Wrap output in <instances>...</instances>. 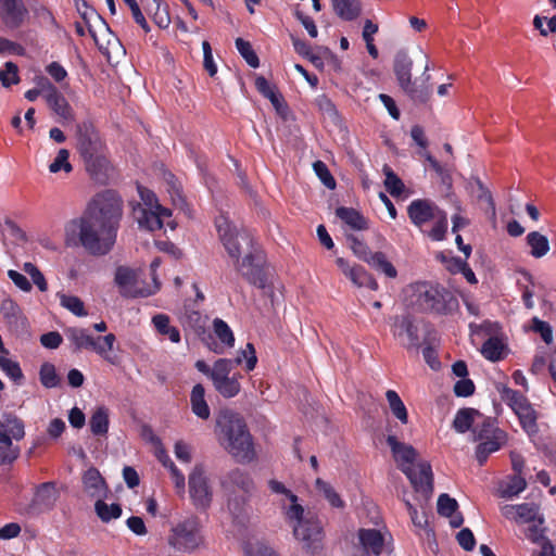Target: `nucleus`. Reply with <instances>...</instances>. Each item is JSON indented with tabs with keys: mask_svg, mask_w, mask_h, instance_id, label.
Listing matches in <instances>:
<instances>
[{
	"mask_svg": "<svg viewBox=\"0 0 556 556\" xmlns=\"http://www.w3.org/2000/svg\"><path fill=\"white\" fill-rule=\"evenodd\" d=\"M505 344L498 337H490L481 348V354L491 362L501 361L504 357Z\"/></svg>",
	"mask_w": 556,
	"mask_h": 556,
	"instance_id": "obj_41",
	"label": "nucleus"
},
{
	"mask_svg": "<svg viewBox=\"0 0 556 556\" xmlns=\"http://www.w3.org/2000/svg\"><path fill=\"white\" fill-rule=\"evenodd\" d=\"M357 538L363 552L366 555L380 556L384 548V536L377 529L362 528Z\"/></svg>",
	"mask_w": 556,
	"mask_h": 556,
	"instance_id": "obj_21",
	"label": "nucleus"
},
{
	"mask_svg": "<svg viewBox=\"0 0 556 556\" xmlns=\"http://www.w3.org/2000/svg\"><path fill=\"white\" fill-rule=\"evenodd\" d=\"M366 263L378 273L386 275L388 278H396L397 270L391 262L388 261L383 252H375L369 255Z\"/></svg>",
	"mask_w": 556,
	"mask_h": 556,
	"instance_id": "obj_37",
	"label": "nucleus"
},
{
	"mask_svg": "<svg viewBox=\"0 0 556 556\" xmlns=\"http://www.w3.org/2000/svg\"><path fill=\"white\" fill-rule=\"evenodd\" d=\"M412 289V303L422 313L451 315L459 307L454 293L439 283L416 282Z\"/></svg>",
	"mask_w": 556,
	"mask_h": 556,
	"instance_id": "obj_3",
	"label": "nucleus"
},
{
	"mask_svg": "<svg viewBox=\"0 0 556 556\" xmlns=\"http://www.w3.org/2000/svg\"><path fill=\"white\" fill-rule=\"evenodd\" d=\"M479 442L476 447V459L480 466H483L492 453L497 452L506 444L507 433L505 431H496L495 435Z\"/></svg>",
	"mask_w": 556,
	"mask_h": 556,
	"instance_id": "obj_25",
	"label": "nucleus"
},
{
	"mask_svg": "<svg viewBox=\"0 0 556 556\" xmlns=\"http://www.w3.org/2000/svg\"><path fill=\"white\" fill-rule=\"evenodd\" d=\"M0 81L3 87L16 85L20 81L18 67L13 62H7L4 68L0 70Z\"/></svg>",
	"mask_w": 556,
	"mask_h": 556,
	"instance_id": "obj_57",
	"label": "nucleus"
},
{
	"mask_svg": "<svg viewBox=\"0 0 556 556\" xmlns=\"http://www.w3.org/2000/svg\"><path fill=\"white\" fill-rule=\"evenodd\" d=\"M0 429L13 440L20 441L25 437L24 421L15 414L5 413L0 419Z\"/></svg>",
	"mask_w": 556,
	"mask_h": 556,
	"instance_id": "obj_30",
	"label": "nucleus"
},
{
	"mask_svg": "<svg viewBox=\"0 0 556 556\" xmlns=\"http://www.w3.org/2000/svg\"><path fill=\"white\" fill-rule=\"evenodd\" d=\"M476 417H482L479 410L471 407L460 408L454 417L453 428L458 433H466L475 427Z\"/></svg>",
	"mask_w": 556,
	"mask_h": 556,
	"instance_id": "obj_32",
	"label": "nucleus"
},
{
	"mask_svg": "<svg viewBox=\"0 0 556 556\" xmlns=\"http://www.w3.org/2000/svg\"><path fill=\"white\" fill-rule=\"evenodd\" d=\"M334 13L342 20L355 21L362 12L359 0H331Z\"/></svg>",
	"mask_w": 556,
	"mask_h": 556,
	"instance_id": "obj_31",
	"label": "nucleus"
},
{
	"mask_svg": "<svg viewBox=\"0 0 556 556\" xmlns=\"http://www.w3.org/2000/svg\"><path fill=\"white\" fill-rule=\"evenodd\" d=\"M215 226L220 242L229 257L239 262L243 249L251 250L254 243L253 237L247 230H239L226 217L219 216L215 219Z\"/></svg>",
	"mask_w": 556,
	"mask_h": 556,
	"instance_id": "obj_8",
	"label": "nucleus"
},
{
	"mask_svg": "<svg viewBox=\"0 0 556 556\" xmlns=\"http://www.w3.org/2000/svg\"><path fill=\"white\" fill-rule=\"evenodd\" d=\"M83 161L91 179L100 184H104L106 181L109 177L110 161L108 160L105 151L97 153L91 157H85Z\"/></svg>",
	"mask_w": 556,
	"mask_h": 556,
	"instance_id": "obj_24",
	"label": "nucleus"
},
{
	"mask_svg": "<svg viewBox=\"0 0 556 556\" xmlns=\"http://www.w3.org/2000/svg\"><path fill=\"white\" fill-rule=\"evenodd\" d=\"M496 431H503L495 425V420L490 417H482V420L476 422L472 428L473 441L490 439Z\"/></svg>",
	"mask_w": 556,
	"mask_h": 556,
	"instance_id": "obj_43",
	"label": "nucleus"
},
{
	"mask_svg": "<svg viewBox=\"0 0 556 556\" xmlns=\"http://www.w3.org/2000/svg\"><path fill=\"white\" fill-rule=\"evenodd\" d=\"M531 323V330L539 333L546 344H551L553 342L552 326L547 321L541 320L538 317H533Z\"/></svg>",
	"mask_w": 556,
	"mask_h": 556,
	"instance_id": "obj_61",
	"label": "nucleus"
},
{
	"mask_svg": "<svg viewBox=\"0 0 556 556\" xmlns=\"http://www.w3.org/2000/svg\"><path fill=\"white\" fill-rule=\"evenodd\" d=\"M180 321L185 329L192 330L199 337L204 336L206 332L207 317L198 311H186Z\"/></svg>",
	"mask_w": 556,
	"mask_h": 556,
	"instance_id": "obj_33",
	"label": "nucleus"
},
{
	"mask_svg": "<svg viewBox=\"0 0 556 556\" xmlns=\"http://www.w3.org/2000/svg\"><path fill=\"white\" fill-rule=\"evenodd\" d=\"M155 4V12L153 13L154 23L161 27L166 28L170 23L167 5L163 4L162 0H152Z\"/></svg>",
	"mask_w": 556,
	"mask_h": 556,
	"instance_id": "obj_63",
	"label": "nucleus"
},
{
	"mask_svg": "<svg viewBox=\"0 0 556 556\" xmlns=\"http://www.w3.org/2000/svg\"><path fill=\"white\" fill-rule=\"evenodd\" d=\"M283 515L289 522L301 523L304 518V508L298 501L291 502L289 506L286 504L281 505Z\"/></svg>",
	"mask_w": 556,
	"mask_h": 556,
	"instance_id": "obj_58",
	"label": "nucleus"
},
{
	"mask_svg": "<svg viewBox=\"0 0 556 556\" xmlns=\"http://www.w3.org/2000/svg\"><path fill=\"white\" fill-rule=\"evenodd\" d=\"M526 242L530 248V255L534 258H541L549 251V241L547 237L539 231L529 232L526 237Z\"/></svg>",
	"mask_w": 556,
	"mask_h": 556,
	"instance_id": "obj_35",
	"label": "nucleus"
},
{
	"mask_svg": "<svg viewBox=\"0 0 556 556\" xmlns=\"http://www.w3.org/2000/svg\"><path fill=\"white\" fill-rule=\"evenodd\" d=\"M232 370V363L229 358H218L214 363L213 386L215 390L225 399H231L238 395L241 391L239 379L242 378L240 374L229 376Z\"/></svg>",
	"mask_w": 556,
	"mask_h": 556,
	"instance_id": "obj_11",
	"label": "nucleus"
},
{
	"mask_svg": "<svg viewBox=\"0 0 556 556\" xmlns=\"http://www.w3.org/2000/svg\"><path fill=\"white\" fill-rule=\"evenodd\" d=\"M235 45L240 55L251 67L256 68L260 66V59L249 41L237 38Z\"/></svg>",
	"mask_w": 556,
	"mask_h": 556,
	"instance_id": "obj_53",
	"label": "nucleus"
},
{
	"mask_svg": "<svg viewBox=\"0 0 556 556\" xmlns=\"http://www.w3.org/2000/svg\"><path fill=\"white\" fill-rule=\"evenodd\" d=\"M167 543L180 553L197 551L204 543L199 518L192 516L175 525L169 531Z\"/></svg>",
	"mask_w": 556,
	"mask_h": 556,
	"instance_id": "obj_7",
	"label": "nucleus"
},
{
	"mask_svg": "<svg viewBox=\"0 0 556 556\" xmlns=\"http://www.w3.org/2000/svg\"><path fill=\"white\" fill-rule=\"evenodd\" d=\"M190 405L192 413L200 419L206 420L211 416L210 406L205 400V389L201 383H197L190 394Z\"/></svg>",
	"mask_w": 556,
	"mask_h": 556,
	"instance_id": "obj_28",
	"label": "nucleus"
},
{
	"mask_svg": "<svg viewBox=\"0 0 556 556\" xmlns=\"http://www.w3.org/2000/svg\"><path fill=\"white\" fill-rule=\"evenodd\" d=\"M220 486L227 495V507L236 516L242 513L255 490L251 475L240 468L226 472L220 479Z\"/></svg>",
	"mask_w": 556,
	"mask_h": 556,
	"instance_id": "obj_5",
	"label": "nucleus"
},
{
	"mask_svg": "<svg viewBox=\"0 0 556 556\" xmlns=\"http://www.w3.org/2000/svg\"><path fill=\"white\" fill-rule=\"evenodd\" d=\"M83 484L85 491L91 497L100 500L108 496V485L97 468L91 467L86 470L83 476Z\"/></svg>",
	"mask_w": 556,
	"mask_h": 556,
	"instance_id": "obj_26",
	"label": "nucleus"
},
{
	"mask_svg": "<svg viewBox=\"0 0 556 556\" xmlns=\"http://www.w3.org/2000/svg\"><path fill=\"white\" fill-rule=\"evenodd\" d=\"M27 15L28 10L23 0H0V18L7 27L18 28Z\"/></svg>",
	"mask_w": 556,
	"mask_h": 556,
	"instance_id": "obj_19",
	"label": "nucleus"
},
{
	"mask_svg": "<svg viewBox=\"0 0 556 556\" xmlns=\"http://www.w3.org/2000/svg\"><path fill=\"white\" fill-rule=\"evenodd\" d=\"M122 214L121 199L106 190L92 198L83 215L70 223L68 229L78 231L80 244L90 254L105 255L115 244Z\"/></svg>",
	"mask_w": 556,
	"mask_h": 556,
	"instance_id": "obj_1",
	"label": "nucleus"
},
{
	"mask_svg": "<svg viewBox=\"0 0 556 556\" xmlns=\"http://www.w3.org/2000/svg\"><path fill=\"white\" fill-rule=\"evenodd\" d=\"M386 175L384 187L392 197H399L403 193L405 186L401 178L389 167H383Z\"/></svg>",
	"mask_w": 556,
	"mask_h": 556,
	"instance_id": "obj_51",
	"label": "nucleus"
},
{
	"mask_svg": "<svg viewBox=\"0 0 556 556\" xmlns=\"http://www.w3.org/2000/svg\"><path fill=\"white\" fill-rule=\"evenodd\" d=\"M424 319L410 313L396 315L392 318L391 333L397 343L406 349L419 350L425 336H430V330Z\"/></svg>",
	"mask_w": 556,
	"mask_h": 556,
	"instance_id": "obj_6",
	"label": "nucleus"
},
{
	"mask_svg": "<svg viewBox=\"0 0 556 556\" xmlns=\"http://www.w3.org/2000/svg\"><path fill=\"white\" fill-rule=\"evenodd\" d=\"M434 222L433 227L427 232V236L433 241H442L445 239L448 222L447 214L443 210L440 211V214L435 218L432 219Z\"/></svg>",
	"mask_w": 556,
	"mask_h": 556,
	"instance_id": "obj_48",
	"label": "nucleus"
},
{
	"mask_svg": "<svg viewBox=\"0 0 556 556\" xmlns=\"http://www.w3.org/2000/svg\"><path fill=\"white\" fill-rule=\"evenodd\" d=\"M441 208L429 199L413 200L407 206V215L413 225L420 228L440 214Z\"/></svg>",
	"mask_w": 556,
	"mask_h": 556,
	"instance_id": "obj_17",
	"label": "nucleus"
},
{
	"mask_svg": "<svg viewBox=\"0 0 556 556\" xmlns=\"http://www.w3.org/2000/svg\"><path fill=\"white\" fill-rule=\"evenodd\" d=\"M190 500L194 507L206 509L213 502V488L202 464L193 467L188 477Z\"/></svg>",
	"mask_w": 556,
	"mask_h": 556,
	"instance_id": "obj_10",
	"label": "nucleus"
},
{
	"mask_svg": "<svg viewBox=\"0 0 556 556\" xmlns=\"http://www.w3.org/2000/svg\"><path fill=\"white\" fill-rule=\"evenodd\" d=\"M115 341L116 337L114 333H108L103 337H93V345L90 351L100 355L108 363L116 365L118 363V357L110 353L113 350Z\"/></svg>",
	"mask_w": 556,
	"mask_h": 556,
	"instance_id": "obj_27",
	"label": "nucleus"
},
{
	"mask_svg": "<svg viewBox=\"0 0 556 556\" xmlns=\"http://www.w3.org/2000/svg\"><path fill=\"white\" fill-rule=\"evenodd\" d=\"M203 50V67L211 77H214L217 73V66L213 59L212 47L208 41L202 42Z\"/></svg>",
	"mask_w": 556,
	"mask_h": 556,
	"instance_id": "obj_64",
	"label": "nucleus"
},
{
	"mask_svg": "<svg viewBox=\"0 0 556 556\" xmlns=\"http://www.w3.org/2000/svg\"><path fill=\"white\" fill-rule=\"evenodd\" d=\"M40 382L46 388H55L59 382V376L56 375V370L53 364L43 363L40 367L39 371Z\"/></svg>",
	"mask_w": 556,
	"mask_h": 556,
	"instance_id": "obj_54",
	"label": "nucleus"
},
{
	"mask_svg": "<svg viewBox=\"0 0 556 556\" xmlns=\"http://www.w3.org/2000/svg\"><path fill=\"white\" fill-rule=\"evenodd\" d=\"M76 137L77 151L81 159L91 157L106 150L99 131L90 121H84L77 125Z\"/></svg>",
	"mask_w": 556,
	"mask_h": 556,
	"instance_id": "obj_14",
	"label": "nucleus"
},
{
	"mask_svg": "<svg viewBox=\"0 0 556 556\" xmlns=\"http://www.w3.org/2000/svg\"><path fill=\"white\" fill-rule=\"evenodd\" d=\"M403 473L408 478L415 492L429 497L433 492V473L429 463L421 462L415 466H404Z\"/></svg>",
	"mask_w": 556,
	"mask_h": 556,
	"instance_id": "obj_15",
	"label": "nucleus"
},
{
	"mask_svg": "<svg viewBox=\"0 0 556 556\" xmlns=\"http://www.w3.org/2000/svg\"><path fill=\"white\" fill-rule=\"evenodd\" d=\"M245 362V370L252 371L257 363L256 351L252 343H247L245 349L241 350L233 359H229L232 363V369Z\"/></svg>",
	"mask_w": 556,
	"mask_h": 556,
	"instance_id": "obj_45",
	"label": "nucleus"
},
{
	"mask_svg": "<svg viewBox=\"0 0 556 556\" xmlns=\"http://www.w3.org/2000/svg\"><path fill=\"white\" fill-rule=\"evenodd\" d=\"M215 336L219 339L220 343L226 348H232L235 344L233 332L226 321L220 318H215L213 321Z\"/></svg>",
	"mask_w": 556,
	"mask_h": 556,
	"instance_id": "obj_49",
	"label": "nucleus"
},
{
	"mask_svg": "<svg viewBox=\"0 0 556 556\" xmlns=\"http://www.w3.org/2000/svg\"><path fill=\"white\" fill-rule=\"evenodd\" d=\"M265 263L264 253L254 248L248 251L241 262H236L237 269L242 277L258 289H265L267 286Z\"/></svg>",
	"mask_w": 556,
	"mask_h": 556,
	"instance_id": "obj_9",
	"label": "nucleus"
},
{
	"mask_svg": "<svg viewBox=\"0 0 556 556\" xmlns=\"http://www.w3.org/2000/svg\"><path fill=\"white\" fill-rule=\"evenodd\" d=\"M20 455V447L0 429V465L12 464Z\"/></svg>",
	"mask_w": 556,
	"mask_h": 556,
	"instance_id": "obj_39",
	"label": "nucleus"
},
{
	"mask_svg": "<svg viewBox=\"0 0 556 556\" xmlns=\"http://www.w3.org/2000/svg\"><path fill=\"white\" fill-rule=\"evenodd\" d=\"M438 514L443 517H452L458 509V503L455 498L448 494H441L438 498Z\"/></svg>",
	"mask_w": 556,
	"mask_h": 556,
	"instance_id": "obj_55",
	"label": "nucleus"
},
{
	"mask_svg": "<svg viewBox=\"0 0 556 556\" xmlns=\"http://www.w3.org/2000/svg\"><path fill=\"white\" fill-rule=\"evenodd\" d=\"M70 152L66 149H61L58 152L54 161L49 165V170L51 173H58L63 169L66 173H71L73 170V166L68 162Z\"/></svg>",
	"mask_w": 556,
	"mask_h": 556,
	"instance_id": "obj_60",
	"label": "nucleus"
},
{
	"mask_svg": "<svg viewBox=\"0 0 556 556\" xmlns=\"http://www.w3.org/2000/svg\"><path fill=\"white\" fill-rule=\"evenodd\" d=\"M316 490L323 494V496L328 501L331 507L334 508H343L345 506L344 501L341 496L336 492L332 485L320 478L316 479L315 482Z\"/></svg>",
	"mask_w": 556,
	"mask_h": 556,
	"instance_id": "obj_44",
	"label": "nucleus"
},
{
	"mask_svg": "<svg viewBox=\"0 0 556 556\" xmlns=\"http://www.w3.org/2000/svg\"><path fill=\"white\" fill-rule=\"evenodd\" d=\"M114 280L119 288L121 295L124 298L148 296L153 293L135 288L136 273L128 267H117Z\"/></svg>",
	"mask_w": 556,
	"mask_h": 556,
	"instance_id": "obj_20",
	"label": "nucleus"
},
{
	"mask_svg": "<svg viewBox=\"0 0 556 556\" xmlns=\"http://www.w3.org/2000/svg\"><path fill=\"white\" fill-rule=\"evenodd\" d=\"M76 8L77 12L79 13L80 17L83 18L84 23L88 28L89 35L97 42V34L90 24L91 17L94 16L103 26L108 27L105 21L96 12L93 8L89 7L85 0L76 1Z\"/></svg>",
	"mask_w": 556,
	"mask_h": 556,
	"instance_id": "obj_42",
	"label": "nucleus"
},
{
	"mask_svg": "<svg viewBox=\"0 0 556 556\" xmlns=\"http://www.w3.org/2000/svg\"><path fill=\"white\" fill-rule=\"evenodd\" d=\"M346 241L349 242L353 253L364 262H366L369 258V255L372 254L368 245L364 241L359 240L356 236L348 235Z\"/></svg>",
	"mask_w": 556,
	"mask_h": 556,
	"instance_id": "obj_59",
	"label": "nucleus"
},
{
	"mask_svg": "<svg viewBox=\"0 0 556 556\" xmlns=\"http://www.w3.org/2000/svg\"><path fill=\"white\" fill-rule=\"evenodd\" d=\"M424 344L422 356L425 362L434 370L441 367V362L438 357L437 350L432 346L431 340L429 337L425 336L421 342Z\"/></svg>",
	"mask_w": 556,
	"mask_h": 556,
	"instance_id": "obj_56",
	"label": "nucleus"
},
{
	"mask_svg": "<svg viewBox=\"0 0 556 556\" xmlns=\"http://www.w3.org/2000/svg\"><path fill=\"white\" fill-rule=\"evenodd\" d=\"M94 511L102 522H110L122 516V506L117 503L108 504L103 498L97 500L94 503Z\"/></svg>",
	"mask_w": 556,
	"mask_h": 556,
	"instance_id": "obj_40",
	"label": "nucleus"
},
{
	"mask_svg": "<svg viewBox=\"0 0 556 556\" xmlns=\"http://www.w3.org/2000/svg\"><path fill=\"white\" fill-rule=\"evenodd\" d=\"M501 399L515 412L519 417L520 424L526 428H534L536 426V414L532 408L528 399L517 390L503 387L501 390Z\"/></svg>",
	"mask_w": 556,
	"mask_h": 556,
	"instance_id": "obj_13",
	"label": "nucleus"
},
{
	"mask_svg": "<svg viewBox=\"0 0 556 556\" xmlns=\"http://www.w3.org/2000/svg\"><path fill=\"white\" fill-rule=\"evenodd\" d=\"M0 368L15 384L21 386L23 383L24 374L17 362L0 354Z\"/></svg>",
	"mask_w": 556,
	"mask_h": 556,
	"instance_id": "obj_47",
	"label": "nucleus"
},
{
	"mask_svg": "<svg viewBox=\"0 0 556 556\" xmlns=\"http://www.w3.org/2000/svg\"><path fill=\"white\" fill-rule=\"evenodd\" d=\"M41 80L48 106L62 118L73 121V110L66 98L49 81L48 78L41 77Z\"/></svg>",
	"mask_w": 556,
	"mask_h": 556,
	"instance_id": "obj_18",
	"label": "nucleus"
},
{
	"mask_svg": "<svg viewBox=\"0 0 556 556\" xmlns=\"http://www.w3.org/2000/svg\"><path fill=\"white\" fill-rule=\"evenodd\" d=\"M59 498L55 482L49 481L39 484L36 488L33 503L38 506L35 507L38 511L51 510Z\"/></svg>",
	"mask_w": 556,
	"mask_h": 556,
	"instance_id": "obj_23",
	"label": "nucleus"
},
{
	"mask_svg": "<svg viewBox=\"0 0 556 556\" xmlns=\"http://www.w3.org/2000/svg\"><path fill=\"white\" fill-rule=\"evenodd\" d=\"M134 216L139 224L140 228L149 231L160 230L165 223V218L172 216V211L162 205L155 208H143L140 203L134 207Z\"/></svg>",
	"mask_w": 556,
	"mask_h": 556,
	"instance_id": "obj_16",
	"label": "nucleus"
},
{
	"mask_svg": "<svg viewBox=\"0 0 556 556\" xmlns=\"http://www.w3.org/2000/svg\"><path fill=\"white\" fill-rule=\"evenodd\" d=\"M67 340L74 345L75 351L89 350L93 345V337L84 328L70 327L65 330Z\"/></svg>",
	"mask_w": 556,
	"mask_h": 556,
	"instance_id": "obj_34",
	"label": "nucleus"
},
{
	"mask_svg": "<svg viewBox=\"0 0 556 556\" xmlns=\"http://www.w3.org/2000/svg\"><path fill=\"white\" fill-rule=\"evenodd\" d=\"M527 488V481L520 475H513L508 478L505 488L502 489L501 495L505 498H513L520 494Z\"/></svg>",
	"mask_w": 556,
	"mask_h": 556,
	"instance_id": "obj_50",
	"label": "nucleus"
},
{
	"mask_svg": "<svg viewBox=\"0 0 556 556\" xmlns=\"http://www.w3.org/2000/svg\"><path fill=\"white\" fill-rule=\"evenodd\" d=\"M314 170L320 181L328 188V189H334L336 188V179L331 175L330 170L328 169L327 165L323 161H316L313 164Z\"/></svg>",
	"mask_w": 556,
	"mask_h": 556,
	"instance_id": "obj_62",
	"label": "nucleus"
},
{
	"mask_svg": "<svg viewBox=\"0 0 556 556\" xmlns=\"http://www.w3.org/2000/svg\"><path fill=\"white\" fill-rule=\"evenodd\" d=\"M412 68L413 60L407 52L404 50L397 51L394 58L393 72L399 86L414 102L426 103L432 93L431 75L427 73L429 65L426 64L419 84L417 80H412Z\"/></svg>",
	"mask_w": 556,
	"mask_h": 556,
	"instance_id": "obj_4",
	"label": "nucleus"
},
{
	"mask_svg": "<svg viewBox=\"0 0 556 556\" xmlns=\"http://www.w3.org/2000/svg\"><path fill=\"white\" fill-rule=\"evenodd\" d=\"M387 444L402 471L404 466H415L417 452L412 445L400 442L395 435H388Z\"/></svg>",
	"mask_w": 556,
	"mask_h": 556,
	"instance_id": "obj_22",
	"label": "nucleus"
},
{
	"mask_svg": "<svg viewBox=\"0 0 556 556\" xmlns=\"http://www.w3.org/2000/svg\"><path fill=\"white\" fill-rule=\"evenodd\" d=\"M219 444L239 463H251L255 456L253 438L244 419L231 409H220L215 420Z\"/></svg>",
	"mask_w": 556,
	"mask_h": 556,
	"instance_id": "obj_2",
	"label": "nucleus"
},
{
	"mask_svg": "<svg viewBox=\"0 0 556 556\" xmlns=\"http://www.w3.org/2000/svg\"><path fill=\"white\" fill-rule=\"evenodd\" d=\"M293 535L306 553L314 555L323 547L324 530L317 519L306 518L301 523H294Z\"/></svg>",
	"mask_w": 556,
	"mask_h": 556,
	"instance_id": "obj_12",
	"label": "nucleus"
},
{
	"mask_svg": "<svg viewBox=\"0 0 556 556\" xmlns=\"http://www.w3.org/2000/svg\"><path fill=\"white\" fill-rule=\"evenodd\" d=\"M152 323L160 334L168 337L173 343L180 342V332L177 327L170 325L167 315L157 314L152 318Z\"/></svg>",
	"mask_w": 556,
	"mask_h": 556,
	"instance_id": "obj_38",
	"label": "nucleus"
},
{
	"mask_svg": "<svg viewBox=\"0 0 556 556\" xmlns=\"http://www.w3.org/2000/svg\"><path fill=\"white\" fill-rule=\"evenodd\" d=\"M387 401L389 406L393 413V415L402 422H408V413L407 409L399 396V394L394 390H388L386 393Z\"/></svg>",
	"mask_w": 556,
	"mask_h": 556,
	"instance_id": "obj_46",
	"label": "nucleus"
},
{
	"mask_svg": "<svg viewBox=\"0 0 556 556\" xmlns=\"http://www.w3.org/2000/svg\"><path fill=\"white\" fill-rule=\"evenodd\" d=\"M60 298V304L64 308L72 312L74 315L78 317L86 316L88 313L85 309L84 302L76 295H67L64 293L58 294Z\"/></svg>",
	"mask_w": 556,
	"mask_h": 556,
	"instance_id": "obj_52",
	"label": "nucleus"
},
{
	"mask_svg": "<svg viewBox=\"0 0 556 556\" xmlns=\"http://www.w3.org/2000/svg\"><path fill=\"white\" fill-rule=\"evenodd\" d=\"M336 215L353 230L368 229L367 218L353 207L340 206L336 210Z\"/></svg>",
	"mask_w": 556,
	"mask_h": 556,
	"instance_id": "obj_29",
	"label": "nucleus"
},
{
	"mask_svg": "<svg viewBox=\"0 0 556 556\" xmlns=\"http://www.w3.org/2000/svg\"><path fill=\"white\" fill-rule=\"evenodd\" d=\"M109 409L105 406L97 407L89 419L90 431L93 435H105L109 431Z\"/></svg>",
	"mask_w": 556,
	"mask_h": 556,
	"instance_id": "obj_36",
	"label": "nucleus"
}]
</instances>
